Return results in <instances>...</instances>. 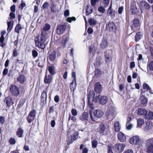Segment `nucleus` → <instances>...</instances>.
Returning <instances> with one entry per match:
<instances>
[{"label":"nucleus","mask_w":153,"mask_h":153,"mask_svg":"<svg viewBox=\"0 0 153 153\" xmlns=\"http://www.w3.org/2000/svg\"><path fill=\"white\" fill-rule=\"evenodd\" d=\"M141 104L143 106H145L147 102V98L144 96L141 97H140Z\"/></svg>","instance_id":"29"},{"label":"nucleus","mask_w":153,"mask_h":153,"mask_svg":"<svg viewBox=\"0 0 153 153\" xmlns=\"http://www.w3.org/2000/svg\"><path fill=\"white\" fill-rule=\"evenodd\" d=\"M51 11V12L56 13L59 10L57 6L53 2L51 4L50 7Z\"/></svg>","instance_id":"21"},{"label":"nucleus","mask_w":153,"mask_h":153,"mask_svg":"<svg viewBox=\"0 0 153 153\" xmlns=\"http://www.w3.org/2000/svg\"><path fill=\"white\" fill-rule=\"evenodd\" d=\"M49 6V3L48 2H46L44 3L42 5V8L43 10H45L47 9Z\"/></svg>","instance_id":"47"},{"label":"nucleus","mask_w":153,"mask_h":153,"mask_svg":"<svg viewBox=\"0 0 153 153\" xmlns=\"http://www.w3.org/2000/svg\"><path fill=\"white\" fill-rule=\"evenodd\" d=\"M48 70L51 74L53 75L55 73V68L53 66H49L48 68Z\"/></svg>","instance_id":"35"},{"label":"nucleus","mask_w":153,"mask_h":153,"mask_svg":"<svg viewBox=\"0 0 153 153\" xmlns=\"http://www.w3.org/2000/svg\"><path fill=\"white\" fill-rule=\"evenodd\" d=\"M50 124H51V126L52 127H54L55 126V124H56V122H55V120H52Z\"/></svg>","instance_id":"60"},{"label":"nucleus","mask_w":153,"mask_h":153,"mask_svg":"<svg viewBox=\"0 0 153 153\" xmlns=\"http://www.w3.org/2000/svg\"><path fill=\"white\" fill-rule=\"evenodd\" d=\"M46 34L42 32L41 36H38L36 37L37 40H35L36 46L39 48L44 49L45 47L44 42L46 41Z\"/></svg>","instance_id":"1"},{"label":"nucleus","mask_w":153,"mask_h":153,"mask_svg":"<svg viewBox=\"0 0 153 153\" xmlns=\"http://www.w3.org/2000/svg\"><path fill=\"white\" fill-rule=\"evenodd\" d=\"M87 8L86 9V14L87 15H88L92 13V9L89 8L90 6H87Z\"/></svg>","instance_id":"42"},{"label":"nucleus","mask_w":153,"mask_h":153,"mask_svg":"<svg viewBox=\"0 0 153 153\" xmlns=\"http://www.w3.org/2000/svg\"><path fill=\"white\" fill-rule=\"evenodd\" d=\"M11 11L14 12L15 11L16 6L15 5H12L10 8Z\"/></svg>","instance_id":"61"},{"label":"nucleus","mask_w":153,"mask_h":153,"mask_svg":"<svg viewBox=\"0 0 153 153\" xmlns=\"http://www.w3.org/2000/svg\"><path fill=\"white\" fill-rule=\"evenodd\" d=\"M89 117V113L88 112H84L79 117L80 119L82 121L88 120Z\"/></svg>","instance_id":"19"},{"label":"nucleus","mask_w":153,"mask_h":153,"mask_svg":"<svg viewBox=\"0 0 153 153\" xmlns=\"http://www.w3.org/2000/svg\"><path fill=\"white\" fill-rule=\"evenodd\" d=\"M100 104L102 105L105 104L108 100V98L106 96H102L101 97L100 99H98Z\"/></svg>","instance_id":"20"},{"label":"nucleus","mask_w":153,"mask_h":153,"mask_svg":"<svg viewBox=\"0 0 153 153\" xmlns=\"http://www.w3.org/2000/svg\"><path fill=\"white\" fill-rule=\"evenodd\" d=\"M149 69L150 71H153V61L149 62Z\"/></svg>","instance_id":"49"},{"label":"nucleus","mask_w":153,"mask_h":153,"mask_svg":"<svg viewBox=\"0 0 153 153\" xmlns=\"http://www.w3.org/2000/svg\"><path fill=\"white\" fill-rule=\"evenodd\" d=\"M106 125L105 124H103V123H100L99 124V128L100 130V132L101 133L103 134V133L104 132L106 128Z\"/></svg>","instance_id":"22"},{"label":"nucleus","mask_w":153,"mask_h":153,"mask_svg":"<svg viewBox=\"0 0 153 153\" xmlns=\"http://www.w3.org/2000/svg\"><path fill=\"white\" fill-rule=\"evenodd\" d=\"M32 55L34 58H35L38 56V52L35 50H33L32 51Z\"/></svg>","instance_id":"44"},{"label":"nucleus","mask_w":153,"mask_h":153,"mask_svg":"<svg viewBox=\"0 0 153 153\" xmlns=\"http://www.w3.org/2000/svg\"><path fill=\"white\" fill-rule=\"evenodd\" d=\"M139 5L141 12L143 10H149L150 8V5L145 1H140Z\"/></svg>","instance_id":"4"},{"label":"nucleus","mask_w":153,"mask_h":153,"mask_svg":"<svg viewBox=\"0 0 153 153\" xmlns=\"http://www.w3.org/2000/svg\"><path fill=\"white\" fill-rule=\"evenodd\" d=\"M104 113L101 110H96L94 111V114L95 117L99 118L102 117Z\"/></svg>","instance_id":"13"},{"label":"nucleus","mask_w":153,"mask_h":153,"mask_svg":"<svg viewBox=\"0 0 153 153\" xmlns=\"http://www.w3.org/2000/svg\"><path fill=\"white\" fill-rule=\"evenodd\" d=\"M59 97L58 95H56L54 97V100L56 102H59Z\"/></svg>","instance_id":"56"},{"label":"nucleus","mask_w":153,"mask_h":153,"mask_svg":"<svg viewBox=\"0 0 153 153\" xmlns=\"http://www.w3.org/2000/svg\"><path fill=\"white\" fill-rule=\"evenodd\" d=\"M144 120L141 118H140L137 120V126L140 127L142 126L144 123Z\"/></svg>","instance_id":"37"},{"label":"nucleus","mask_w":153,"mask_h":153,"mask_svg":"<svg viewBox=\"0 0 153 153\" xmlns=\"http://www.w3.org/2000/svg\"><path fill=\"white\" fill-rule=\"evenodd\" d=\"M137 110V114L139 115H145L147 113V111L143 108H139Z\"/></svg>","instance_id":"17"},{"label":"nucleus","mask_w":153,"mask_h":153,"mask_svg":"<svg viewBox=\"0 0 153 153\" xmlns=\"http://www.w3.org/2000/svg\"><path fill=\"white\" fill-rule=\"evenodd\" d=\"M93 103H94V102H88V105L91 110H93L94 108Z\"/></svg>","instance_id":"48"},{"label":"nucleus","mask_w":153,"mask_h":153,"mask_svg":"<svg viewBox=\"0 0 153 153\" xmlns=\"http://www.w3.org/2000/svg\"><path fill=\"white\" fill-rule=\"evenodd\" d=\"M101 74L100 71L98 68L96 69L95 72V76L97 77H99Z\"/></svg>","instance_id":"40"},{"label":"nucleus","mask_w":153,"mask_h":153,"mask_svg":"<svg viewBox=\"0 0 153 153\" xmlns=\"http://www.w3.org/2000/svg\"><path fill=\"white\" fill-rule=\"evenodd\" d=\"M54 106H51L50 107L49 109V113L51 114V113H53L54 112Z\"/></svg>","instance_id":"59"},{"label":"nucleus","mask_w":153,"mask_h":153,"mask_svg":"<svg viewBox=\"0 0 153 153\" xmlns=\"http://www.w3.org/2000/svg\"><path fill=\"white\" fill-rule=\"evenodd\" d=\"M56 52L55 51H52L49 55L48 58L51 61H53L56 57Z\"/></svg>","instance_id":"25"},{"label":"nucleus","mask_w":153,"mask_h":153,"mask_svg":"<svg viewBox=\"0 0 153 153\" xmlns=\"http://www.w3.org/2000/svg\"><path fill=\"white\" fill-rule=\"evenodd\" d=\"M102 88L101 85L99 82L96 83L94 85V89L95 91L97 93H100L102 91Z\"/></svg>","instance_id":"15"},{"label":"nucleus","mask_w":153,"mask_h":153,"mask_svg":"<svg viewBox=\"0 0 153 153\" xmlns=\"http://www.w3.org/2000/svg\"><path fill=\"white\" fill-rule=\"evenodd\" d=\"M110 0H103L102 2V4L104 7H107L109 3Z\"/></svg>","instance_id":"39"},{"label":"nucleus","mask_w":153,"mask_h":153,"mask_svg":"<svg viewBox=\"0 0 153 153\" xmlns=\"http://www.w3.org/2000/svg\"><path fill=\"white\" fill-rule=\"evenodd\" d=\"M116 26L115 24L113 22H110L108 25H107L106 28V29L109 31L114 30H115Z\"/></svg>","instance_id":"14"},{"label":"nucleus","mask_w":153,"mask_h":153,"mask_svg":"<svg viewBox=\"0 0 153 153\" xmlns=\"http://www.w3.org/2000/svg\"><path fill=\"white\" fill-rule=\"evenodd\" d=\"M125 147V144H116L114 149L117 152H121L123 151Z\"/></svg>","instance_id":"8"},{"label":"nucleus","mask_w":153,"mask_h":153,"mask_svg":"<svg viewBox=\"0 0 153 153\" xmlns=\"http://www.w3.org/2000/svg\"><path fill=\"white\" fill-rule=\"evenodd\" d=\"M52 76L50 75L48 76H46L44 79V82L45 83L49 84L52 80Z\"/></svg>","instance_id":"24"},{"label":"nucleus","mask_w":153,"mask_h":153,"mask_svg":"<svg viewBox=\"0 0 153 153\" xmlns=\"http://www.w3.org/2000/svg\"><path fill=\"white\" fill-rule=\"evenodd\" d=\"M23 133V130L22 128H19L17 129L16 131V134L19 137H22Z\"/></svg>","instance_id":"32"},{"label":"nucleus","mask_w":153,"mask_h":153,"mask_svg":"<svg viewBox=\"0 0 153 153\" xmlns=\"http://www.w3.org/2000/svg\"><path fill=\"white\" fill-rule=\"evenodd\" d=\"M78 134L79 132L78 131H75L72 135L68 138V143H72L74 140L78 138Z\"/></svg>","instance_id":"7"},{"label":"nucleus","mask_w":153,"mask_h":153,"mask_svg":"<svg viewBox=\"0 0 153 153\" xmlns=\"http://www.w3.org/2000/svg\"><path fill=\"white\" fill-rule=\"evenodd\" d=\"M67 21L69 22H71L72 21H75L76 19L74 17H69L67 19Z\"/></svg>","instance_id":"53"},{"label":"nucleus","mask_w":153,"mask_h":153,"mask_svg":"<svg viewBox=\"0 0 153 153\" xmlns=\"http://www.w3.org/2000/svg\"><path fill=\"white\" fill-rule=\"evenodd\" d=\"M28 115L31 117L35 118L36 115V111L34 110H33L30 112Z\"/></svg>","instance_id":"41"},{"label":"nucleus","mask_w":153,"mask_h":153,"mask_svg":"<svg viewBox=\"0 0 153 153\" xmlns=\"http://www.w3.org/2000/svg\"><path fill=\"white\" fill-rule=\"evenodd\" d=\"M6 31L3 30L1 31V36L0 38V45L2 47H3L4 45V44L3 42L4 41V35L6 34Z\"/></svg>","instance_id":"23"},{"label":"nucleus","mask_w":153,"mask_h":153,"mask_svg":"<svg viewBox=\"0 0 153 153\" xmlns=\"http://www.w3.org/2000/svg\"><path fill=\"white\" fill-rule=\"evenodd\" d=\"M123 9L124 7L123 6H121L119 8L118 10V13L119 14H121L122 13Z\"/></svg>","instance_id":"54"},{"label":"nucleus","mask_w":153,"mask_h":153,"mask_svg":"<svg viewBox=\"0 0 153 153\" xmlns=\"http://www.w3.org/2000/svg\"><path fill=\"white\" fill-rule=\"evenodd\" d=\"M25 102V100L24 99H21L19 101L18 106L19 107H21Z\"/></svg>","instance_id":"50"},{"label":"nucleus","mask_w":153,"mask_h":153,"mask_svg":"<svg viewBox=\"0 0 153 153\" xmlns=\"http://www.w3.org/2000/svg\"><path fill=\"white\" fill-rule=\"evenodd\" d=\"M129 142L130 143H142L143 141V139H140L139 136L135 135L129 139Z\"/></svg>","instance_id":"5"},{"label":"nucleus","mask_w":153,"mask_h":153,"mask_svg":"<svg viewBox=\"0 0 153 153\" xmlns=\"http://www.w3.org/2000/svg\"><path fill=\"white\" fill-rule=\"evenodd\" d=\"M106 114L108 119L112 120L116 115L115 108L112 106H109Z\"/></svg>","instance_id":"2"},{"label":"nucleus","mask_w":153,"mask_h":153,"mask_svg":"<svg viewBox=\"0 0 153 153\" xmlns=\"http://www.w3.org/2000/svg\"><path fill=\"white\" fill-rule=\"evenodd\" d=\"M66 26L64 25H59L56 28V33L59 35L63 33L66 29Z\"/></svg>","instance_id":"9"},{"label":"nucleus","mask_w":153,"mask_h":153,"mask_svg":"<svg viewBox=\"0 0 153 153\" xmlns=\"http://www.w3.org/2000/svg\"><path fill=\"white\" fill-rule=\"evenodd\" d=\"M88 23L90 25H95L97 24V21L96 20L90 18L88 19Z\"/></svg>","instance_id":"33"},{"label":"nucleus","mask_w":153,"mask_h":153,"mask_svg":"<svg viewBox=\"0 0 153 153\" xmlns=\"http://www.w3.org/2000/svg\"><path fill=\"white\" fill-rule=\"evenodd\" d=\"M71 112L72 115L74 116H76L77 114L76 110L75 109H73L71 110Z\"/></svg>","instance_id":"51"},{"label":"nucleus","mask_w":153,"mask_h":153,"mask_svg":"<svg viewBox=\"0 0 153 153\" xmlns=\"http://www.w3.org/2000/svg\"><path fill=\"white\" fill-rule=\"evenodd\" d=\"M146 143H153V138H151L147 140Z\"/></svg>","instance_id":"63"},{"label":"nucleus","mask_w":153,"mask_h":153,"mask_svg":"<svg viewBox=\"0 0 153 153\" xmlns=\"http://www.w3.org/2000/svg\"><path fill=\"white\" fill-rule=\"evenodd\" d=\"M51 26L48 23H46L43 26V30L42 32H44L45 33L47 34L46 31L49 30L51 28Z\"/></svg>","instance_id":"26"},{"label":"nucleus","mask_w":153,"mask_h":153,"mask_svg":"<svg viewBox=\"0 0 153 153\" xmlns=\"http://www.w3.org/2000/svg\"><path fill=\"white\" fill-rule=\"evenodd\" d=\"M118 138L120 142H124L126 139L125 135L121 132H119L118 134Z\"/></svg>","instance_id":"18"},{"label":"nucleus","mask_w":153,"mask_h":153,"mask_svg":"<svg viewBox=\"0 0 153 153\" xmlns=\"http://www.w3.org/2000/svg\"><path fill=\"white\" fill-rule=\"evenodd\" d=\"M41 101L42 102H44L45 101V100L46 101L47 98V93L43 91L42 92L41 97Z\"/></svg>","instance_id":"30"},{"label":"nucleus","mask_w":153,"mask_h":153,"mask_svg":"<svg viewBox=\"0 0 153 153\" xmlns=\"http://www.w3.org/2000/svg\"><path fill=\"white\" fill-rule=\"evenodd\" d=\"M114 128L116 131L118 132L120 130V125L119 122L116 121L114 124Z\"/></svg>","instance_id":"28"},{"label":"nucleus","mask_w":153,"mask_h":153,"mask_svg":"<svg viewBox=\"0 0 153 153\" xmlns=\"http://www.w3.org/2000/svg\"><path fill=\"white\" fill-rule=\"evenodd\" d=\"M142 33L140 32H138L136 35L135 37V40L137 42L139 41L142 38Z\"/></svg>","instance_id":"34"},{"label":"nucleus","mask_w":153,"mask_h":153,"mask_svg":"<svg viewBox=\"0 0 153 153\" xmlns=\"http://www.w3.org/2000/svg\"><path fill=\"white\" fill-rule=\"evenodd\" d=\"M146 118V119L148 120L153 119V112L151 111H149Z\"/></svg>","instance_id":"36"},{"label":"nucleus","mask_w":153,"mask_h":153,"mask_svg":"<svg viewBox=\"0 0 153 153\" xmlns=\"http://www.w3.org/2000/svg\"><path fill=\"white\" fill-rule=\"evenodd\" d=\"M126 129L128 130H129L131 129V128L133 126H132V125L131 124H126Z\"/></svg>","instance_id":"55"},{"label":"nucleus","mask_w":153,"mask_h":153,"mask_svg":"<svg viewBox=\"0 0 153 153\" xmlns=\"http://www.w3.org/2000/svg\"><path fill=\"white\" fill-rule=\"evenodd\" d=\"M26 119L29 123H31L32 121L34 120V118L33 117H31L29 116V115H28Z\"/></svg>","instance_id":"45"},{"label":"nucleus","mask_w":153,"mask_h":153,"mask_svg":"<svg viewBox=\"0 0 153 153\" xmlns=\"http://www.w3.org/2000/svg\"><path fill=\"white\" fill-rule=\"evenodd\" d=\"M10 92L13 95L16 96H17L19 93L18 88L15 85H13L11 88H10Z\"/></svg>","instance_id":"11"},{"label":"nucleus","mask_w":153,"mask_h":153,"mask_svg":"<svg viewBox=\"0 0 153 153\" xmlns=\"http://www.w3.org/2000/svg\"><path fill=\"white\" fill-rule=\"evenodd\" d=\"M17 80L21 83H23L26 80V78L25 76L22 75H21L17 78Z\"/></svg>","instance_id":"27"},{"label":"nucleus","mask_w":153,"mask_h":153,"mask_svg":"<svg viewBox=\"0 0 153 153\" xmlns=\"http://www.w3.org/2000/svg\"><path fill=\"white\" fill-rule=\"evenodd\" d=\"M112 51L110 50H107L105 52V61L107 64L109 63L112 60Z\"/></svg>","instance_id":"6"},{"label":"nucleus","mask_w":153,"mask_h":153,"mask_svg":"<svg viewBox=\"0 0 153 153\" xmlns=\"http://www.w3.org/2000/svg\"><path fill=\"white\" fill-rule=\"evenodd\" d=\"M4 101L6 102L7 105L9 107L10 105V102L9 100V98L8 97H6Z\"/></svg>","instance_id":"64"},{"label":"nucleus","mask_w":153,"mask_h":153,"mask_svg":"<svg viewBox=\"0 0 153 153\" xmlns=\"http://www.w3.org/2000/svg\"><path fill=\"white\" fill-rule=\"evenodd\" d=\"M143 89L145 90V91H147L148 90L151 91V88L146 83H144L143 85Z\"/></svg>","instance_id":"38"},{"label":"nucleus","mask_w":153,"mask_h":153,"mask_svg":"<svg viewBox=\"0 0 153 153\" xmlns=\"http://www.w3.org/2000/svg\"><path fill=\"white\" fill-rule=\"evenodd\" d=\"M99 0H91V4L92 6H94L96 3Z\"/></svg>","instance_id":"52"},{"label":"nucleus","mask_w":153,"mask_h":153,"mask_svg":"<svg viewBox=\"0 0 153 153\" xmlns=\"http://www.w3.org/2000/svg\"><path fill=\"white\" fill-rule=\"evenodd\" d=\"M140 25V22L138 19L135 18L134 19L132 22L131 26V28L132 29L137 27L139 26Z\"/></svg>","instance_id":"16"},{"label":"nucleus","mask_w":153,"mask_h":153,"mask_svg":"<svg viewBox=\"0 0 153 153\" xmlns=\"http://www.w3.org/2000/svg\"><path fill=\"white\" fill-rule=\"evenodd\" d=\"M70 119L73 120V121H76V117H74L73 116H71V115H70L68 117V120H69Z\"/></svg>","instance_id":"62"},{"label":"nucleus","mask_w":153,"mask_h":153,"mask_svg":"<svg viewBox=\"0 0 153 153\" xmlns=\"http://www.w3.org/2000/svg\"><path fill=\"white\" fill-rule=\"evenodd\" d=\"M5 121V119L4 117L0 116V123L1 124H3Z\"/></svg>","instance_id":"58"},{"label":"nucleus","mask_w":153,"mask_h":153,"mask_svg":"<svg viewBox=\"0 0 153 153\" xmlns=\"http://www.w3.org/2000/svg\"><path fill=\"white\" fill-rule=\"evenodd\" d=\"M147 153H153V144H148L147 146Z\"/></svg>","instance_id":"31"},{"label":"nucleus","mask_w":153,"mask_h":153,"mask_svg":"<svg viewBox=\"0 0 153 153\" xmlns=\"http://www.w3.org/2000/svg\"><path fill=\"white\" fill-rule=\"evenodd\" d=\"M101 46L103 48H105L107 45V42L106 40H103L101 43Z\"/></svg>","instance_id":"46"},{"label":"nucleus","mask_w":153,"mask_h":153,"mask_svg":"<svg viewBox=\"0 0 153 153\" xmlns=\"http://www.w3.org/2000/svg\"><path fill=\"white\" fill-rule=\"evenodd\" d=\"M95 93L93 91H90L88 96V102H94V103H96L100 99V95L97 96L94 99Z\"/></svg>","instance_id":"3"},{"label":"nucleus","mask_w":153,"mask_h":153,"mask_svg":"<svg viewBox=\"0 0 153 153\" xmlns=\"http://www.w3.org/2000/svg\"><path fill=\"white\" fill-rule=\"evenodd\" d=\"M130 11L133 14H136L138 12V10L136 7V3L133 1L131 3L130 5Z\"/></svg>","instance_id":"10"},{"label":"nucleus","mask_w":153,"mask_h":153,"mask_svg":"<svg viewBox=\"0 0 153 153\" xmlns=\"http://www.w3.org/2000/svg\"><path fill=\"white\" fill-rule=\"evenodd\" d=\"M123 153H133V151L131 149H128L125 150Z\"/></svg>","instance_id":"57"},{"label":"nucleus","mask_w":153,"mask_h":153,"mask_svg":"<svg viewBox=\"0 0 153 153\" xmlns=\"http://www.w3.org/2000/svg\"><path fill=\"white\" fill-rule=\"evenodd\" d=\"M105 7H104L103 6V5L101 6L100 7H99L98 8V10L101 13H103L105 12Z\"/></svg>","instance_id":"43"},{"label":"nucleus","mask_w":153,"mask_h":153,"mask_svg":"<svg viewBox=\"0 0 153 153\" xmlns=\"http://www.w3.org/2000/svg\"><path fill=\"white\" fill-rule=\"evenodd\" d=\"M116 12L115 10L112 9V4H111L108 8L107 14L111 16V19H113L115 16Z\"/></svg>","instance_id":"12"}]
</instances>
